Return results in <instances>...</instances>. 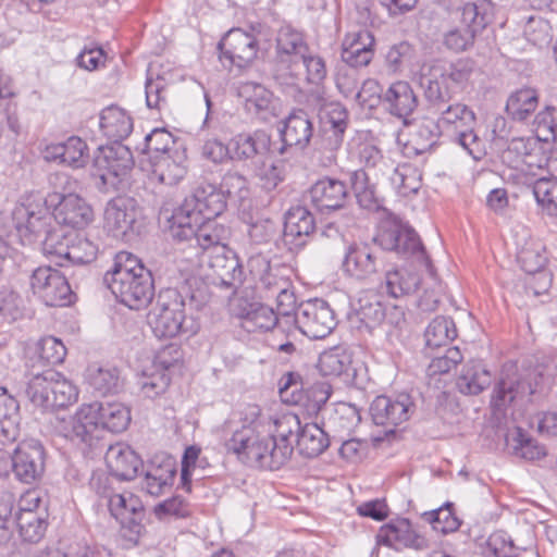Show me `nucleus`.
<instances>
[{
	"instance_id": "obj_1",
	"label": "nucleus",
	"mask_w": 557,
	"mask_h": 557,
	"mask_svg": "<svg viewBox=\"0 0 557 557\" xmlns=\"http://www.w3.org/2000/svg\"><path fill=\"white\" fill-rule=\"evenodd\" d=\"M475 70L471 59L456 61L435 60L420 70L419 84L429 104L440 116L442 132L450 133L451 138L462 129L476 125L475 113L465 103H449L456 94L465 90Z\"/></svg>"
},
{
	"instance_id": "obj_2",
	"label": "nucleus",
	"mask_w": 557,
	"mask_h": 557,
	"mask_svg": "<svg viewBox=\"0 0 557 557\" xmlns=\"http://www.w3.org/2000/svg\"><path fill=\"white\" fill-rule=\"evenodd\" d=\"M225 446L249 467L278 470L287 462L286 446L275 449V441L265 430L242 428L233 433Z\"/></svg>"
},
{
	"instance_id": "obj_3",
	"label": "nucleus",
	"mask_w": 557,
	"mask_h": 557,
	"mask_svg": "<svg viewBox=\"0 0 557 557\" xmlns=\"http://www.w3.org/2000/svg\"><path fill=\"white\" fill-rule=\"evenodd\" d=\"M185 298L175 288H165L158 294L156 305L149 313V324L156 337L173 338L180 334H195L198 325L185 313Z\"/></svg>"
},
{
	"instance_id": "obj_4",
	"label": "nucleus",
	"mask_w": 557,
	"mask_h": 557,
	"mask_svg": "<svg viewBox=\"0 0 557 557\" xmlns=\"http://www.w3.org/2000/svg\"><path fill=\"white\" fill-rule=\"evenodd\" d=\"M26 395L42 411L64 408L77 400L76 386L52 368L33 374L27 383Z\"/></svg>"
},
{
	"instance_id": "obj_5",
	"label": "nucleus",
	"mask_w": 557,
	"mask_h": 557,
	"mask_svg": "<svg viewBox=\"0 0 557 557\" xmlns=\"http://www.w3.org/2000/svg\"><path fill=\"white\" fill-rule=\"evenodd\" d=\"M133 166V153L122 143L99 147L94 158V171L91 173L95 187L101 194L120 190L124 177Z\"/></svg>"
},
{
	"instance_id": "obj_6",
	"label": "nucleus",
	"mask_w": 557,
	"mask_h": 557,
	"mask_svg": "<svg viewBox=\"0 0 557 557\" xmlns=\"http://www.w3.org/2000/svg\"><path fill=\"white\" fill-rule=\"evenodd\" d=\"M373 242L382 250L416 257L429 271L432 269L431 260L416 231L392 213H387V216L380 222Z\"/></svg>"
},
{
	"instance_id": "obj_7",
	"label": "nucleus",
	"mask_w": 557,
	"mask_h": 557,
	"mask_svg": "<svg viewBox=\"0 0 557 557\" xmlns=\"http://www.w3.org/2000/svg\"><path fill=\"white\" fill-rule=\"evenodd\" d=\"M169 232L173 239L187 242L197 249V256L202 258L215 251L216 246H227L231 231L215 220H201L199 224L194 221H168Z\"/></svg>"
},
{
	"instance_id": "obj_8",
	"label": "nucleus",
	"mask_w": 557,
	"mask_h": 557,
	"mask_svg": "<svg viewBox=\"0 0 557 557\" xmlns=\"http://www.w3.org/2000/svg\"><path fill=\"white\" fill-rule=\"evenodd\" d=\"M225 208L226 202L222 191L215 185L202 183L185 198L168 221H194L199 224L201 220H215Z\"/></svg>"
},
{
	"instance_id": "obj_9",
	"label": "nucleus",
	"mask_w": 557,
	"mask_h": 557,
	"mask_svg": "<svg viewBox=\"0 0 557 557\" xmlns=\"http://www.w3.org/2000/svg\"><path fill=\"white\" fill-rule=\"evenodd\" d=\"M308 52V46L300 32L290 26L280 28L276 37V70L274 79L282 86H294L300 59Z\"/></svg>"
},
{
	"instance_id": "obj_10",
	"label": "nucleus",
	"mask_w": 557,
	"mask_h": 557,
	"mask_svg": "<svg viewBox=\"0 0 557 557\" xmlns=\"http://www.w3.org/2000/svg\"><path fill=\"white\" fill-rule=\"evenodd\" d=\"M386 265L381 249L367 243H352L346 248L342 270L356 281L372 283L381 280Z\"/></svg>"
},
{
	"instance_id": "obj_11",
	"label": "nucleus",
	"mask_w": 557,
	"mask_h": 557,
	"mask_svg": "<svg viewBox=\"0 0 557 557\" xmlns=\"http://www.w3.org/2000/svg\"><path fill=\"white\" fill-rule=\"evenodd\" d=\"M115 298L133 310L146 308L154 295L153 278L150 271H141L138 274L122 273L119 278L103 281Z\"/></svg>"
},
{
	"instance_id": "obj_12",
	"label": "nucleus",
	"mask_w": 557,
	"mask_h": 557,
	"mask_svg": "<svg viewBox=\"0 0 557 557\" xmlns=\"http://www.w3.org/2000/svg\"><path fill=\"white\" fill-rule=\"evenodd\" d=\"M299 331L310 339H322L335 329L337 321L327 301L319 298L302 302L294 318Z\"/></svg>"
},
{
	"instance_id": "obj_13",
	"label": "nucleus",
	"mask_w": 557,
	"mask_h": 557,
	"mask_svg": "<svg viewBox=\"0 0 557 557\" xmlns=\"http://www.w3.org/2000/svg\"><path fill=\"white\" fill-rule=\"evenodd\" d=\"M30 287L48 307H65L73 302L74 294L66 277L51 267H39L34 270Z\"/></svg>"
},
{
	"instance_id": "obj_14",
	"label": "nucleus",
	"mask_w": 557,
	"mask_h": 557,
	"mask_svg": "<svg viewBox=\"0 0 557 557\" xmlns=\"http://www.w3.org/2000/svg\"><path fill=\"white\" fill-rule=\"evenodd\" d=\"M13 221L23 244L33 245L50 230L51 216L40 200H28L15 207Z\"/></svg>"
},
{
	"instance_id": "obj_15",
	"label": "nucleus",
	"mask_w": 557,
	"mask_h": 557,
	"mask_svg": "<svg viewBox=\"0 0 557 557\" xmlns=\"http://www.w3.org/2000/svg\"><path fill=\"white\" fill-rule=\"evenodd\" d=\"M140 209L132 197H116L110 200L104 210V220L108 230L114 237L126 238L131 234H138Z\"/></svg>"
},
{
	"instance_id": "obj_16",
	"label": "nucleus",
	"mask_w": 557,
	"mask_h": 557,
	"mask_svg": "<svg viewBox=\"0 0 557 557\" xmlns=\"http://www.w3.org/2000/svg\"><path fill=\"white\" fill-rule=\"evenodd\" d=\"M46 451L37 440L21 442L13 451V474L24 484L40 480L45 472Z\"/></svg>"
},
{
	"instance_id": "obj_17",
	"label": "nucleus",
	"mask_w": 557,
	"mask_h": 557,
	"mask_svg": "<svg viewBox=\"0 0 557 557\" xmlns=\"http://www.w3.org/2000/svg\"><path fill=\"white\" fill-rule=\"evenodd\" d=\"M486 24L487 22L479 12L476 4H465L460 23L444 35L445 47L455 52L468 50L473 46L475 36L485 28Z\"/></svg>"
},
{
	"instance_id": "obj_18",
	"label": "nucleus",
	"mask_w": 557,
	"mask_h": 557,
	"mask_svg": "<svg viewBox=\"0 0 557 557\" xmlns=\"http://www.w3.org/2000/svg\"><path fill=\"white\" fill-rule=\"evenodd\" d=\"M221 59L230 61L231 65L239 69L248 66L259 51V41L253 33L242 28H232L218 45Z\"/></svg>"
},
{
	"instance_id": "obj_19",
	"label": "nucleus",
	"mask_w": 557,
	"mask_h": 557,
	"mask_svg": "<svg viewBox=\"0 0 557 557\" xmlns=\"http://www.w3.org/2000/svg\"><path fill=\"white\" fill-rule=\"evenodd\" d=\"M108 507L121 528L125 530V536L136 540L144 529L141 521L145 516L139 497L129 492L112 494L109 496Z\"/></svg>"
},
{
	"instance_id": "obj_20",
	"label": "nucleus",
	"mask_w": 557,
	"mask_h": 557,
	"mask_svg": "<svg viewBox=\"0 0 557 557\" xmlns=\"http://www.w3.org/2000/svg\"><path fill=\"white\" fill-rule=\"evenodd\" d=\"M375 541L377 545L395 550L412 548L423 550L428 547L426 539L419 534L412 523L406 518H396L380 527Z\"/></svg>"
},
{
	"instance_id": "obj_21",
	"label": "nucleus",
	"mask_w": 557,
	"mask_h": 557,
	"mask_svg": "<svg viewBox=\"0 0 557 557\" xmlns=\"http://www.w3.org/2000/svg\"><path fill=\"white\" fill-rule=\"evenodd\" d=\"M53 205V219L60 225L72 228H83L94 220L91 206L77 194H54L51 197Z\"/></svg>"
},
{
	"instance_id": "obj_22",
	"label": "nucleus",
	"mask_w": 557,
	"mask_h": 557,
	"mask_svg": "<svg viewBox=\"0 0 557 557\" xmlns=\"http://www.w3.org/2000/svg\"><path fill=\"white\" fill-rule=\"evenodd\" d=\"M414 411V404L408 394L395 398L380 395L370 406V414L376 425L396 426L409 420Z\"/></svg>"
},
{
	"instance_id": "obj_23",
	"label": "nucleus",
	"mask_w": 557,
	"mask_h": 557,
	"mask_svg": "<svg viewBox=\"0 0 557 557\" xmlns=\"http://www.w3.org/2000/svg\"><path fill=\"white\" fill-rule=\"evenodd\" d=\"M203 261L211 270L215 285L233 289L242 283V264L228 246H216L214 252L203 257Z\"/></svg>"
},
{
	"instance_id": "obj_24",
	"label": "nucleus",
	"mask_w": 557,
	"mask_h": 557,
	"mask_svg": "<svg viewBox=\"0 0 557 557\" xmlns=\"http://www.w3.org/2000/svg\"><path fill=\"white\" fill-rule=\"evenodd\" d=\"M312 206L320 212L343 209L350 200V194L345 182L325 176L318 180L309 189Z\"/></svg>"
},
{
	"instance_id": "obj_25",
	"label": "nucleus",
	"mask_w": 557,
	"mask_h": 557,
	"mask_svg": "<svg viewBox=\"0 0 557 557\" xmlns=\"http://www.w3.org/2000/svg\"><path fill=\"white\" fill-rule=\"evenodd\" d=\"M360 421L359 408L349 403L339 401L322 410V424L334 441L349 436Z\"/></svg>"
},
{
	"instance_id": "obj_26",
	"label": "nucleus",
	"mask_w": 557,
	"mask_h": 557,
	"mask_svg": "<svg viewBox=\"0 0 557 557\" xmlns=\"http://www.w3.org/2000/svg\"><path fill=\"white\" fill-rule=\"evenodd\" d=\"M238 95L244 99L245 109L262 121H269L278 113L277 99L263 85L255 82L242 83Z\"/></svg>"
},
{
	"instance_id": "obj_27",
	"label": "nucleus",
	"mask_w": 557,
	"mask_h": 557,
	"mask_svg": "<svg viewBox=\"0 0 557 557\" xmlns=\"http://www.w3.org/2000/svg\"><path fill=\"white\" fill-rule=\"evenodd\" d=\"M314 230L313 214L302 206L293 207L285 215L283 240L290 248H301Z\"/></svg>"
},
{
	"instance_id": "obj_28",
	"label": "nucleus",
	"mask_w": 557,
	"mask_h": 557,
	"mask_svg": "<svg viewBox=\"0 0 557 557\" xmlns=\"http://www.w3.org/2000/svg\"><path fill=\"white\" fill-rule=\"evenodd\" d=\"M384 280L380 289L388 297L398 299L413 295L421 285V276L418 272L408 268H385Z\"/></svg>"
},
{
	"instance_id": "obj_29",
	"label": "nucleus",
	"mask_w": 557,
	"mask_h": 557,
	"mask_svg": "<svg viewBox=\"0 0 557 557\" xmlns=\"http://www.w3.org/2000/svg\"><path fill=\"white\" fill-rule=\"evenodd\" d=\"M106 463L111 473L119 480H133L143 466L140 457L127 445H111L106 454Z\"/></svg>"
},
{
	"instance_id": "obj_30",
	"label": "nucleus",
	"mask_w": 557,
	"mask_h": 557,
	"mask_svg": "<svg viewBox=\"0 0 557 557\" xmlns=\"http://www.w3.org/2000/svg\"><path fill=\"white\" fill-rule=\"evenodd\" d=\"M175 474V461L172 458H165L162 461L153 459L145 470L141 488L147 494L158 497L170 491Z\"/></svg>"
},
{
	"instance_id": "obj_31",
	"label": "nucleus",
	"mask_w": 557,
	"mask_h": 557,
	"mask_svg": "<svg viewBox=\"0 0 557 557\" xmlns=\"http://www.w3.org/2000/svg\"><path fill=\"white\" fill-rule=\"evenodd\" d=\"M281 135L284 146L305 149L313 135V124L309 114L302 109L293 110L284 120Z\"/></svg>"
},
{
	"instance_id": "obj_32",
	"label": "nucleus",
	"mask_w": 557,
	"mask_h": 557,
	"mask_svg": "<svg viewBox=\"0 0 557 557\" xmlns=\"http://www.w3.org/2000/svg\"><path fill=\"white\" fill-rule=\"evenodd\" d=\"M383 102L388 112L407 123L409 116L418 107V97L409 83L398 81L393 83L383 95Z\"/></svg>"
},
{
	"instance_id": "obj_33",
	"label": "nucleus",
	"mask_w": 557,
	"mask_h": 557,
	"mask_svg": "<svg viewBox=\"0 0 557 557\" xmlns=\"http://www.w3.org/2000/svg\"><path fill=\"white\" fill-rule=\"evenodd\" d=\"M47 158L79 169L88 162V146L82 138L72 136L64 143L48 146Z\"/></svg>"
},
{
	"instance_id": "obj_34",
	"label": "nucleus",
	"mask_w": 557,
	"mask_h": 557,
	"mask_svg": "<svg viewBox=\"0 0 557 557\" xmlns=\"http://www.w3.org/2000/svg\"><path fill=\"white\" fill-rule=\"evenodd\" d=\"M89 404L82 405L72 419V428L65 434L72 442L92 447L98 440V420Z\"/></svg>"
},
{
	"instance_id": "obj_35",
	"label": "nucleus",
	"mask_w": 557,
	"mask_h": 557,
	"mask_svg": "<svg viewBox=\"0 0 557 557\" xmlns=\"http://www.w3.org/2000/svg\"><path fill=\"white\" fill-rule=\"evenodd\" d=\"M99 125L102 134L114 143H121L133 131L131 115L117 106H110L101 111Z\"/></svg>"
},
{
	"instance_id": "obj_36",
	"label": "nucleus",
	"mask_w": 557,
	"mask_h": 557,
	"mask_svg": "<svg viewBox=\"0 0 557 557\" xmlns=\"http://www.w3.org/2000/svg\"><path fill=\"white\" fill-rule=\"evenodd\" d=\"M20 404L8 394L7 388L0 387V441L13 443L20 435Z\"/></svg>"
},
{
	"instance_id": "obj_37",
	"label": "nucleus",
	"mask_w": 557,
	"mask_h": 557,
	"mask_svg": "<svg viewBox=\"0 0 557 557\" xmlns=\"http://www.w3.org/2000/svg\"><path fill=\"white\" fill-rule=\"evenodd\" d=\"M332 440L322 423L321 425L307 423L301 426L296 437V444L302 456L313 458L321 455L330 446Z\"/></svg>"
},
{
	"instance_id": "obj_38",
	"label": "nucleus",
	"mask_w": 557,
	"mask_h": 557,
	"mask_svg": "<svg viewBox=\"0 0 557 557\" xmlns=\"http://www.w3.org/2000/svg\"><path fill=\"white\" fill-rule=\"evenodd\" d=\"M96 411L98 424L112 433H121L131 422L129 409L121 403H92L89 404Z\"/></svg>"
},
{
	"instance_id": "obj_39",
	"label": "nucleus",
	"mask_w": 557,
	"mask_h": 557,
	"mask_svg": "<svg viewBox=\"0 0 557 557\" xmlns=\"http://www.w3.org/2000/svg\"><path fill=\"white\" fill-rule=\"evenodd\" d=\"M238 315L247 332H268L278 324L277 313L271 307L259 302L247 304Z\"/></svg>"
},
{
	"instance_id": "obj_40",
	"label": "nucleus",
	"mask_w": 557,
	"mask_h": 557,
	"mask_svg": "<svg viewBox=\"0 0 557 557\" xmlns=\"http://www.w3.org/2000/svg\"><path fill=\"white\" fill-rule=\"evenodd\" d=\"M301 430V424L298 416L294 413H284L276 419H271V424L268 425L265 432H269L272 438L275 441V448L283 447L287 448V461L290 459L294 445L292 437L298 435Z\"/></svg>"
},
{
	"instance_id": "obj_41",
	"label": "nucleus",
	"mask_w": 557,
	"mask_h": 557,
	"mask_svg": "<svg viewBox=\"0 0 557 557\" xmlns=\"http://www.w3.org/2000/svg\"><path fill=\"white\" fill-rule=\"evenodd\" d=\"M232 143L235 157L247 160L267 153L271 137L267 132L258 129L251 134H238Z\"/></svg>"
},
{
	"instance_id": "obj_42",
	"label": "nucleus",
	"mask_w": 557,
	"mask_h": 557,
	"mask_svg": "<svg viewBox=\"0 0 557 557\" xmlns=\"http://www.w3.org/2000/svg\"><path fill=\"white\" fill-rule=\"evenodd\" d=\"M539 106V96L533 88H521L510 94L506 112L513 120L523 122L531 117Z\"/></svg>"
},
{
	"instance_id": "obj_43",
	"label": "nucleus",
	"mask_w": 557,
	"mask_h": 557,
	"mask_svg": "<svg viewBox=\"0 0 557 557\" xmlns=\"http://www.w3.org/2000/svg\"><path fill=\"white\" fill-rule=\"evenodd\" d=\"M247 265L259 288L267 293V297L274 296L278 288L286 285L283 278L273 273L270 261L264 256L256 255L250 257Z\"/></svg>"
},
{
	"instance_id": "obj_44",
	"label": "nucleus",
	"mask_w": 557,
	"mask_h": 557,
	"mask_svg": "<svg viewBox=\"0 0 557 557\" xmlns=\"http://www.w3.org/2000/svg\"><path fill=\"white\" fill-rule=\"evenodd\" d=\"M88 382L99 393L115 394L123 388V379L115 367L90 366L88 368Z\"/></svg>"
},
{
	"instance_id": "obj_45",
	"label": "nucleus",
	"mask_w": 557,
	"mask_h": 557,
	"mask_svg": "<svg viewBox=\"0 0 557 557\" xmlns=\"http://www.w3.org/2000/svg\"><path fill=\"white\" fill-rule=\"evenodd\" d=\"M441 124L434 119L423 117L413 125L410 143L417 153L431 149L442 134Z\"/></svg>"
},
{
	"instance_id": "obj_46",
	"label": "nucleus",
	"mask_w": 557,
	"mask_h": 557,
	"mask_svg": "<svg viewBox=\"0 0 557 557\" xmlns=\"http://www.w3.org/2000/svg\"><path fill=\"white\" fill-rule=\"evenodd\" d=\"M491 384L490 372L481 364H467L457 380V386L462 394L478 395Z\"/></svg>"
},
{
	"instance_id": "obj_47",
	"label": "nucleus",
	"mask_w": 557,
	"mask_h": 557,
	"mask_svg": "<svg viewBox=\"0 0 557 557\" xmlns=\"http://www.w3.org/2000/svg\"><path fill=\"white\" fill-rule=\"evenodd\" d=\"M424 337L428 348L446 346L457 337V329L454 320L444 315L434 318L428 325Z\"/></svg>"
},
{
	"instance_id": "obj_48",
	"label": "nucleus",
	"mask_w": 557,
	"mask_h": 557,
	"mask_svg": "<svg viewBox=\"0 0 557 557\" xmlns=\"http://www.w3.org/2000/svg\"><path fill=\"white\" fill-rule=\"evenodd\" d=\"M74 234H67L62 228L49 230L38 242L41 243L46 256L59 259L57 264L64 267L70 252Z\"/></svg>"
},
{
	"instance_id": "obj_49",
	"label": "nucleus",
	"mask_w": 557,
	"mask_h": 557,
	"mask_svg": "<svg viewBox=\"0 0 557 557\" xmlns=\"http://www.w3.org/2000/svg\"><path fill=\"white\" fill-rule=\"evenodd\" d=\"M153 174L165 185L177 184L186 174V168L170 154L151 156Z\"/></svg>"
},
{
	"instance_id": "obj_50",
	"label": "nucleus",
	"mask_w": 557,
	"mask_h": 557,
	"mask_svg": "<svg viewBox=\"0 0 557 557\" xmlns=\"http://www.w3.org/2000/svg\"><path fill=\"white\" fill-rule=\"evenodd\" d=\"M14 520L21 537L29 543H38L44 537L48 527L45 511L15 515Z\"/></svg>"
},
{
	"instance_id": "obj_51",
	"label": "nucleus",
	"mask_w": 557,
	"mask_h": 557,
	"mask_svg": "<svg viewBox=\"0 0 557 557\" xmlns=\"http://www.w3.org/2000/svg\"><path fill=\"white\" fill-rule=\"evenodd\" d=\"M385 312L379 301L371 302L369 300L360 299L358 307L355 308L351 320L357 324L359 330L364 329L372 333L384 320Z\"/></svg>"
},
{
	"instance_id": "obj_52",
	"label": "nucleus",
	"mask_w": 557,
	"mask_h": 557,
	"mask_svg": "<svg viewBox=\"0 0 557 557\" xmlns=\"http://www.w3.org/2000/svg\"><path fill=\"white\" fill-rule=\"evenodd\" d=\"M517 259L524 272L539 273L547 262L545 246L540 240L531 239L518 251Z\"/></svg>"
},
{
	"instance_id": "obj_53",
	"label": "nucleus",
	"mask_w": 557,
	"mask_h": 557,
	"mask_svg": "<svg viewBox=\"0 0 557 557\" xmlns=\"http://www.w3.org/2000/svg\"><path fill=\"white\" fill-rule=\"evenodd\" d=\"M392 185L403 196L417 193L421 187V174L410 163L397 165L389 177Z\"/></svg>"
},
{
	"instance_id": "obj_54",
	"label": "nucleus",
	"mask_w": 557,
	"mask_h": 557,
	"mask_svg": "<svg viewBox=\"0 0 557 557\" xmlns=\"http://www.w3.org/2000/svg\"><path fill=\"white\" fill-rule=\"evenodd\" d=\"M537 148V143L532 137H515L510 139L507 148L503 151V161L510 166L517 168L520 163H528V158Z\"/></svg>"
},
{
	"instance_id": "obj_55",
	"label": "nucleus",
	"mask_w": 557,
	"mask_h": 557,
	"mask_svg": "<svg viewBox=\"0 0 557 557\" xmlns=\"http://www.w3.org/2000/svg\"><path fill=\"white\" fill-rule=\"evenodd\" d=\"M351 364V357L341 348H333L321 354L318 362L323 375L339 376L347 373Z\"/></svg>"
},
{
	"instance_id": "obj_56",
	"label": "nucleus",
	"mask_w": 557,
	"mask_h": 557,
	"mask_svg": "<svg viewBox=\"0 0 557 557\" xmlns=\"http://www.w3.org/2000/svg\"><path fill=\"white\" fill-rule=\"evenodd\" d=\"M99 245L88 237L73 235L66 263L88 264L97 259Z\"/></svg>"
},
{
	"instance_id": "obj_57",
	"label": "nucleus",
	"mask_w": 557,
	"mask_h": 557,
	"mask_svg": "<svg viewBox=\"0 0 557 557\" xmlns=\"http://www.w3.org/2000/svg\"><path fill=\"white\" fill-rule=\"evenodd\" d=\"M351 187L360 207L367 210L379 208L374 187L369 184L368 175L363 170H358L350 175Z\"/></svg>"
},
{
	"instance_id": "obj_58",
	"label": "nucleus",
	"mask_w": 557,
	"mask_h": 557,
	"mask_svg": "<svg viewBox=\"0 0 557 557\" xmlns=\"http://www.w3.org/2000/svg\"><path fill=\"white\" fill-rule=\"evenodd\" d=\"M145 89L148 108L160 111L168 106V83L163 76L158 74L153 77V73L148 71Z\"/></svg>"
},
{
	"instance_id": "obj_59",
	"label": "nucleus",
	"mask_w": 557,
	"mask_h": 557,
	"mask_svg": "<svg viewBox=\"0 0 557 557\" xmlns=\"http://www.w3.org/2000/svg\"><path fill=\"white\" fill-rule=\"evenodd\" d=\"M37 354L44 366H57L64 361L66 347L59 338L46 336L38 342Z\"/></svg>"
},
{
	"instance_id": "obj_60",
	"label": "nucleus",
	"mask_w": 557,
	"mask_h": 557,
	"mask_svg": "<svg viewBox=\"0 0 557 557\" xmlns=\"http://www.w3.org/2000/svg\"><path fill=\"white\" fill-rule=\"evenodd\" d=\"M423 518L432 525L433 530L444 534L454 532L460 527V521L453 512V504L450 503L425 512Z\"/></svg>"
},
{
	"instance_id": "obj_61",
	"label": "nucleus",
	"mask_w": 557,
	"mask_h": 557,
	"mask_svg": "<svg viewBox=\"0 0 557 557\" xmlns=\"http://www.w3.org/2000/svg\"><path fill=\"white\" fill-rule=\"evenodd\" d=\"M414 58V48L408 41H400L389 47L385 55L388 71L400 73L411 64Z\"/></svg>"
},
{
	"instance_id": "obj_62",
	"label": "nucleus",
	"mask_w": 557,
	"mask_h": 557,
	"mask_svg": "<svg viewBox=\"0 0 557 557\" xmlns=\"http://www.w3.org/2000/svg\"><path fill=\"white\" fill-rule=\"evenodd\" d=\"M533 195L548 214L557 216V181L540 178L533 185Z\"/></svg>"
},
{
	"instance_id": "obj_63",
	"label": "nucleus",
	"mask_w": 557,
	"mask_h": 557,
	"mask_svg": "<svg viewBox=\"0 0 557 557\" xmlns=\"http://www.w3.org/2000/svg\"><path fill=\"white\" fill-rule=\"evenodd\" d=\"M140 270L149 271L136 256L126 251H121L115 256L113 267L103 275V281H108L113 277L119 278L122 276V273L133 276V274L140 273Z\"/></svg>"
},
{
	"instance_id": "obj_64",
	"label": "nucleus",
	"mask_w": 557,
	"mask_h": 557,
	"mask_svg": "<svg viewBox=\"0 0 557 557\" xmlns=\"http://www.w3.org/2000/svg\"><path fill=\"white\" fill-rule=\"evenodd\" d=\"M534 131L540 140L549 141L557 138V109L547 106L533 121Z\"/></svg>"
}]
</instances>
